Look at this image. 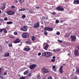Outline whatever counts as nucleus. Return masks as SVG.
<instances>
[{
    "instance_id": "nucleus-1",
    "label": "nucleus",
    "mask_w": 79,
    "mask_h": 79,
    "mask_svg": "<svg viewBox=\"0 0 79 79\" xmlns=\"http://www.w3.org/2000/svg\"><path fill=\"white\" fill-rule=\"evenodd\" d=\"M52 55V53L50 52H44L42 54V56L45 57H50Z\"/></svg>"
},
{
    "instance_id": "nucleus-2",
    "label": "nucleus",
    "mask_w": 79,
    "mask_h": 79,
    "mask_svg": "<svg viewBox=\"0 0 79 79\" xmlns=\"http://www.w3.org/2000/svg\"><path fill=\"white\" fill-rule=\"evenodd\" d=\"M29 34L27 33H24L22 34V37L24 39H26V38H27L29 37Z\"/></svg>"
},
{
    "instance_id": "nucleus-3",
    "label": "nucleus",
    "mask_w": 79,
    "mask_h": 79,
    "mask_svg": "<svg viewBox=\"0 0 79 79\" xmlns=\"http://www.w3.org/2000/svg\"><path fill=\"white\" fill-rule=\"evenodd\" d=\"M41 71L44 72V73H48L49 72V70L48 69L46 68L45 67H43L41 69Z\"/></svg>"
},
{
    "instance_id": "nucleus-4",
    "label": "nucleus",
    "mask_w": 79,
    "mask_h": 79,
    "mask_svg": "<svg viewBox=\"0 0 79 79\" xmlns=\"http://www.w3.org/2000/svg\"><path fill=\"white\" fill-rule=\"evenodd\" d=\"M36 66H37V65L34 64H33L29 66V68L30 69H31V70H33L35 68Z\"/></svg>"
},
{
    "instance_id": "nucleus-5",
    "label": "nucleus",
    "mask_w": 79,
    "mask_h": 79,
    "mask_svg": "<svg viewBox=\"0 0 79 79\" xmlns=\"http://www.w3.org/2000/svg\"><path fill=\"white\" fill-rule=\"evenodd\" d=\"M44 30L48 31H52L53 30V28L49 27H45L44 28Z\"/></svg>"
},
{
    "instance_id": "nucleus-6",
    "label": "nucleus",
    "mask_w": 79,
    "mask_h": 79,
    "mask_svg": "<svg viewBox=\"0 0 79 79\" xmlns=\"http://www.w3.org/2000/svg\"><path fill=\"white\" fill-rule=\"evenodd\" d=\"M39 27V22H37L36 23L34 24V26H33V27L34 29H37V28H38Z\"/></svg>"
},
{
    "instance_id": "nucleus-7",
    "label": "nucleus",
    "mask_w": 79,
    "mask_h": 79,
    "mask_svg": "<svg viewBox=\"0 0 79 79\" xmlns=\"http://www.w3.org/2000/svg\"><path fill=\"white\" fill-rule=\"evenodd\" d=\"M56 10L58 11H64V8L58 6L56 7Z\"/></svg>"
},
{
    "instance_id": "nucleus-8",
    "label": "nucleus",
    "mask_w": 79,
    "mask_h": 79,
    "mask_svg": "<svg viewBox=\"0 0 79 79\" xmlns=\"http://www.w3.org/2000/svg\"><path fill=\"white\" fill-rule=\"evenodd\" d=\"M6 13L8 15H13L15 14V12L11 11H7L6 12Z\"/></svg>"
},
{
    "instance_id": "nucleus-9",
    "label": "nucleus",
    "mask_w": 79,
    "mask_h": 79,
    "mask_svg": "<svg viewBox=\"0 0 79 79\" xmlns=\"http://www.w3.org/2000/svg\"><path fill=\"white\" fill-rule=\"evenodd\" d=\"M21 30L23 31H27V26H24L23 28H21Z\"/></svg>"
},
{
    "instance_id": "nucleus-10",
    "label": "nucleus",
    "mask_w": 79,
    "mask_h": 79,
    "mask_svg": "<svg viewBox=\"0 0 79 79\" xmlns=\"http://www.w3.org/2000/svg\"><path fill=\"white\" fill-rule=\"evenodd\" d=\"M21 40H19V39H16L14 41V44H18V43H19Z\"/></svg>"
},
{
    "instance_id": "nucleus-11",
    "label": "nucleus",
    "mask_w": 79,
    "mask_h": 79,
    "mask_svg": "<svg viewBox=\"0 0 79 79\" xmlns=\"http://www.w3.org/2000/svg\"><path fill=\"white\" fill-rule=\"evenodd\" d=\"M59 71L61 74L63 73V66H61L60 68V69Z\"/></svg>"
},
{
    "instance_id": "nucleus-12",
    "label": "nucleus",
    "mask_w": 79,
    "mask_h": 79,
    "mask_svg": "<svg viewBox=\"0 0 79 79\" xmlns=\"http://www.w3.org/2000/svg\"><path fill=\"white\" fill-rule=\"evenodd\" d=\"M73 4L75 5H77L79 4V0H74L73 1Z\"/></svg>"
},
{
    "instance_id": "nucleus-13",
    "label": "nucleus",
    "mask_w": 79,
    "mask_h": 79,
    "mask_svg": "<svg viewBox=\"0 0 79 79\" xmlns=\"http://www.w3.org/2000/svg\"><path fill=\"white\" fill-rule=\"evenodd\" d=\"M71 37L72 39V41H75L76 40V36H71Z\"/></svg>"
},
{
    "instance_id": "nucleus-14",
    "label": "nucleus",
    "mask_w": 79,
    "mask_h": 79,
    "mask_svg": "<svg viewBox=\"0 0 79 79\" xmlns=\"http://www.w3.org/2000/svg\"><path fill=\"white\" fill-rule=\"evenodd\" d=\"M79 54V52L78 50H76L74 52V55L76 56H77Z\"/></svg>"
},
{
    "instance_id": "nucleus-15",
    "label": "nucleus",
    "mask_w": 79,
    "mask_h": 79,
    "mask_svg": "<svg viewBox=\"0 0 79 79\" xmlns=\"http://www.w3.org/2000/svg\"><path fill=\"white\" fill-rule=\"evenodd\" d=\"M52 69H53V71H54L55 72H56V67L55 66V65H53V66H52Z\"/></svg>"
},
{
    "instance_id": "nucleus-16",
    "label": "nucleus",
    "mask_w": 79,
    "mask_h": 79,
    "mask_svg": "<svg viewBox=\"0 0 79 79\" xmlns=\"http://www.w3.org/2000/svg\"><path fill=\"white\" fill-rule=\"evenodd\" d=\"M5 8V4H4L3 6H2L0 8V9L1 10H3Z\"/></svg>"
},
{
    "instance_id": "nucleus-17",
    "label": "nucleus",
    "mask_w": 79,
    "mask_h": 79,
    "mask_svg": "<svg viewBox=\"0 0 79 79\" xmlns=\"http://www.w3.org/2000/svg\"><path fill=\"white\" fill-rule=\"evenodd\" d=\"M9 56V53L7 52L5 54L4 56L5 57H8Z\"/></svg>"
},
{
    "instance_id": "nucleus-18",
    "label": "nucleus",
    "mask_w": 79,
    "mask_h": 79,
    "mask_svg": "<svg viewBox=\"0 0 79 79\" xmlns=\"http://www.w3.org/2000/svg\"><path fill=\"white\" fill-rule=\"evenodd\" d=\"M30 48H24V50H25V51H29V50H30Z\"/></svg>"
},
{
    "instance_id": "nucleus-19",
    "label": "nucleus",
    "mask_w": 79,
    "mask_h": 79,
    "mask_svg": "<svg viewBox=\"0 0 79 79\" xmlns=\"http://www.w3.org/2000/svg\"><path fill=\"white\" fill-rule=\"evenodd\" d=\"M13 23L11 21H9L7 22V24H8V25L11 24Z\"/></svg>"
},
{
    "instance_id": "nucleus-20",
    "label": "nucleus",
    "mask_w": 79,
    "mask_h": 79,
    "mask_svg": "<svg viewBox=\"0 0 79 79\" xmlns=\"http://www.w3.org/2000/svg\"><path fill=\"white\" fill-rule=\"evenodd\" d=\"M44 34L46 36H47V35L48 34V33L47 32L46 30H44Z\"/></svg>"
},
{
    "instance_id": "nucleus-21",
    "label": "nucleus",
    "mask_w": 79,
    "mask_h": 79,
    "mask_svg": "<svg viewBox=\"0 0 79 79\" xmlns=\"http://www.w3.org/2000/svg\"><path fill=\"white\" fill-rule=\"evenodd\" d=\"M48 48V44H47L44 48V50H46L47 49V48Z\"/></svg>"
},
{
    "instance_id": "nucleus-22",
    "label": "nucleus",
    "mask_w": 79,
    "mask_h": 79,
    "mask_svg": "<svg viewBox=\"0 0 79 79\" xmlns=\"http://www.w3.org/2000/svg\"><path fill=\"white\" fill-rule=\"evenodd\" d=\"M18 1L20 3V4H21V3H23L24 2V0H18Z\"/></svg>"
},
{
    "instance_id": "nucleus-23",
    "label": "nucleus",
    "mask_w": 79,
    "mask_h": 79,
    "mask_svg": "<svg viewBox=\"0 0 79 79\" xmlns=\"http://www.w3.org/2000/svg\"><path fill=\"white\" fill-rule=\"evenodd\" d=\"M26 10V9L23 8L22 9H20L19 10V11H25Z\"/></svg>"
},
{
    "instance_id": "nucleus-24",
    "label": "nucleus",
    "mask_w": 79,
    "mask_h": 79,
    "mask_svg": "<svg viewBox=\"0 0 79 79\" xmlns=\"http://www.w3.org/2000/svg\"><path fill=\"white\" fill-rule=\"evenodd\" d=\"M31 39L32 41H34L35 40V37L33 36H32L31 37Z\"/></svg>"
},
{
    "instance_id": "nucleus-25",
    "label": "nucleus",
    "mask_w": 79,
    "mask_h": 79,
    "mask_svg": "<svg viewBox=\"0 0 79 79\" xmlns=\"http://www.w3.org/2000/svg\"><path fill=\"white\" fill-rule=\"evenodd\" d=\"M4 33H5V34H6V33H7V31H6V29L5 28H4Z\"/></svg>"
},
{
    "instance_id": "nucleus-26",
    "label": "nucleus",
    "mask_w": 79,
    "mask_h": 79,
    "mask_svg": "<svg viewBox=\"0 0 79 79\" xmlns=\"http://www.w3.org/2000/svg\"><path fill=\"white\" fill-rule=\"evenodd\" d=\"M27 73H28V71H26L25 72H24V75H26Z\"/></svg>"
},
{
    "instance_id": "nucleus-27",
    "label": "nucleus",
    "mask_w": 79,
    "mask_h": 79,
    "mask_svg": "<svg viewBox=\"0 0 79 79\" xmlns=\"http://www.w3.org/2000/svg\"><path fill=\"white\" fill-rule=\"evenodd\" d=\"M0 52H2V47L1 46H0Z\"/></svg>"
},
{
    "instance_id": "nucleus-28",
    "label": "nucleus",
    "mask_w": 79,
    "mask_h": 79,
    "mask_svg": "<svg viewBox=\"0 0 79 79\" xmlns=\"http://www.w3.org/2000/svg\"><path fill=\"white\" fill-rule=\"evenodd\" d=\"M37 79H39L40 78V75H38L37 76Z\"/></svg>"
},
{
    "instance_id": "nucleus-29",
    "label": "nucleus",
    "mask_w": 79,
    "mask_h": 79,
    "mask_svg": "<svg viewBox=\"0 0 79 79\" xmlns=\"http://www.w3.org/2000/svg\"><path fill=\"white\" fill-rule=\"evenodd\" d=\"M76 73H77L78 74H79V69H76Z\"/></svg>"
},
{
    "instance_id": "nucleus-30",
    "label": "nucleus",
    "mask_w": 79,
    "mask_h": 79,
    "mask_svg": "<svg viewBox=\"0 0 79 79\" xmlns=\"http://www.w3.org/2000/svg\"><path fill=\"white\" fill-rule=\"evenodd\" d=\"M56 52H60V49H57L56 50Z\"/></svg>"
},
{
    "instance_id": "nucleus-31",
    "label": "nucleus",
    "mask_w": 79,
    "mask_h": 79,
    "mask_svg": "<svg viewBox=\"0 0 79 79\" xmlns=\"http://www.w3.org/2000/svg\"><path fill=\"white\" fill-rule=\"evenodd\" d=\"M56 35H60V32H57V33H56Z\"/></svg>"
},
{
    "instance_id": "nucleus-32",
    "label": "nucleus",
    "mask_w": 79,
    "mask_h": 79,
    "mask_svg": "<svg viewBox=\"0 0 79 79\" xmlns=\"http://www.w3.org/2000/svg\"><path fill=\"white\" fill-rule=\"evenodd\" d=\"M8 45L10 47H13V45H12V44H9Z\"/></svg>"
},
{
    "instance_id": "nucleus-33",
    "label": "nucleus",
    "mask_w": 79,
    "mask_h": 79,
    "mask_svg": "<svg viewBox=\"0 0 79 79\" xmlns=\"http://www.w3.org/2000/svg\"><path fill=\"white\" fill-rule=\"evenodd\" d=\"M16 8V6H11V8L12 9H13V8Z\"/></svg>"
},
{
    "instance_id": "nucleus-34",
    "label": "nucleus",
    "mask_w": 79,
    "mask_h": 79,
    "mask_svg": "<svg viewBox=\"0 0 79 79\" xmlns=\"http://www.w3.org/2000/svg\"><path fill=\"white\" fill-rule=\"evenodd\" d=\"M64 36L65 37H69V36L68 34H65Z\"/></svg>"
},
{
    "instance_id": "nucleus-35",
    "label": "nucleus",
    "mask_w": 79,
    "mask_h": 79,
    "mask_svg": "<svg viewBox=\"0 0 79 79\" xmlns=\"http://www.w3.org/2000/svg\"><path fill=\"white\" fill-rule=\"evenodd\" d=\"M27 44H31V42L30 41H28L27 42Z\"/></svg>"
},
{
    "instance_id": "nucleus-36",
    "label": "nucleus",
    "mask_w": 79,
    "mask_h": 79,
    "mask_svg": "<svg viewBox=\"0 0 79 79\" xmlns=\"http://www.w3.org/2000/svg\"><path fill=\"white\" fill-rule=\"evenodd\" d=\"M5 29L4 28H3L2 29H0V33L1 32H2Z\"/></svg>"
},
{
    "instance_id": "nucleus-37",
    "label": "nucleus",
    "mask_w": 79,
    "mask_h": 79,
    "mask_svg": "<svg viewBox=\"0 0 79 79\" xmlns=\"http://www.w3.org/2000/svg\"><path fill=\"white\" fill-rule=\"evenodd\" d=\"M51 61L52 62H55V60L54 59H52L51 60Z\"/></svg>"
},
{
    "instance_id": "nucleus-38",
    "label": "nucleus",
    "mask_w": 79,
    "mask_h": 79,
    "mask_svg": "<svg viewBox=\"0 0 79 79\" xmlns=\"http://www.w3.org/2000/svg\"><path fill=\"white\" fill-rule=\"evenodd\" d=\"M56 23L57 24L59 23V20H56Z\"/></svg>"
},
{
    "instance_id": "nucleus-39",
    "label": "nucleus",
    "mask_w": 79,
    "mask_h": 79,
    "mask_svg": "<svg viewBox=\"0 0 79 79\" xmlns=\"http://www.w3.org/2000/svg\"><path fill=\"white\" fill-rule=\"evenodd\" d=\"M53 15H56V12H52Z\"/></svg>"
},
{
    "instance_id": "nucleus-40",
    "label": "nucleus",
    "mask_w": 79,
    "mask_h": 79,
    "mask_svg": "<svg viewBox=\"0 0 79 79\" xmlns=\"http://www.w3.org/2000/svg\"><path fill=\"white\" fill-rule=\"evenodd\" d=\"M4 20L5 21H7V20H8V18H7V17H6L5 18H4Z\"/></svg>"
},
{
    "instance_id": "nucleus-41",
    "label": "nucleus",
    "mask_w": 79,
    "mask_h": 79,
    "mask_svg": "<svg viewBox=\"0 0 79 79\" xmlns=\"http://www.w3.org/2000/svg\"><path fill=\"white\" fill-rule=\"evenodd\" d=\"M22 17L23 18H26V16L24 15H23L22 16Z\"/></svg>"
},
{
    "instance_id": "nucleus-42",
    "label": "nucleus",
    "mask_w": 79,
    "mask_h": 79,
    "mask_svg": "<svg viewBox=\"0 0 79 79\" xmlns=\"http://www.w3.org/2000/svg\"><path fill=\"white\" fill-rule=\"evenodd\" d=\"M14 35H17V34H18V33H17V32H14Z\"/></svg>"
},
{
    "instance_id": "nucleus-43",
    "label": "nucleus",
    "mask_w": 79,
    "mask_h": 79,
    "mask_svg": "<svg viewBox=\"0 0 79 79\" xmlns=\"http://www.w3.org/2000/svg\"><path fill=\"white\" fill-rule=\"evenodd\" d=\"M57 41L59 42V43H62V41L61 40H57Z\"/></svg>"
},
{
    "instance_id": "nucleus-44",
    "label": "nucleus",
    "mask_w": 79,
    "mask_h": 79,
    "mask_svg": "<svg viewBox=\"0 0 79 79\" xmlns=\"http://www.w3.org/2000/svg\"><path fill=\"white\" fill-rule=\"evenodd\" d=\"M7 74V73H6V72H4L3 73V75H4V76L6 75Z\"/></svg>"
},
{
    "instance_id": "nucleus-45",
    "label": "nucleus",
    "mask_w": 79,
    "mask_h": 79,
    "mask_svg": "<svg viewBox=\"0 0 79 79\" xmlns=\"http://www.w3.org/2000/svg\"><path fill=\"white\" fill-rule=\"evenodd\" d=\"M48 79H52V77H49L48 78Z\"/></svg>"
},
{
    "instance_id": "nucleus-46",
    "label": "nucleus",
    "mask_w": 79,
    "mask_h": 79,
    "mask_svg": "<svg viewBox=\"0 0 79 79\" xmlns=\"http://www.w3.org/2000/svg\"><path fill=\"white\" fill-rule=\"evenodd\" d=\"M38 55L39 56H40V55H41V53L40 52L38 53Z\"/></svg>"
},
{
    "instance_id": "nucleus-47",
    "label": "nucleus",
    "mask_w": 79,
    "mask_h": 79,
    "mask_svg": "<svg viewBox=\"0 0 79 79\" xmlns=\"http://www.w3.org/2000/svg\"><path fill=\"white\" fill-rule=\"evenodd\" d=\"M36 9H39V8H40V7H39V6H36Z\"/></svg>"
},
{
    "instance_id": "nucleus-48",
    "label": "nucleus",
    "mask_w": 79,
    "mask_h": 79,
    "mask_svg": "<svg viewBox=\"0 0 79 79\" xmlns=\"http://www.w3.org/2000/svg\"><path fill=\"white\" fill-rule=\"evenodd\" d=\"M18 0H15V3H18Z\"/></svg>"
},
{
    "instance_id": "nucleus-49",
    "label": "nucleus",
    "mask_w": 79,
    "mask_h": 79,
    "mask_svg": "<svg viewBox=\"0 0 79 79\" xmlns=\"http://www.w3.org/2000/svg\"><path fill=\"white\" fill-rule=\"evenodd\" d=\"M31 76V73H29V74L28 75V76L30 77V76Z\"/></svg>"
},
{
    "instance_id": "nucleus-50",
    "label": "nucleus",
    "mask_w": 79,
    "mask_h": 79,
    "mask_svg": "<svg viewBox=\"0 0 79 79\" xmlns=\"http://www.w3.org/2000/svg\"><path fill=\"white\" fill-rule=\"evenodd\" d=\"M0 21H1L2 23H3V20L0 19Z\"/></svg>"
},
{
    "instance_id": "nucleus-51",
    "label": "nucleus",
    "mask_w": 79,
    "mask_h": 79,
    "mask_svg": "<svg viewBox=\"0 0 79 79\" xmlns=\"http://www.w3.org/2000/svg\"><path fill=\"white\" fill-rule=\"evenodd\" d=\"M33 13V12L32 11H29V13Z\"/></svg>"
},
{
    "instance_id": "nucleus-52",
    "label": "nucleus",
    "mask_w": 79,
    "mask_h": 79,
    "mask_svg": "<svg viewBox=\"0 0 79 79\" xmlns=\"http://www.w3.org/2000/svg\"><path fill=\"white\" fill-rule=\"evenodd\" d=\"M45 17H44V16H43V17H42V19H45Z\"/></svg>"
},
{
    "instance_id": "nucleus-53",
    "label": "nucleus",
    "mask_w": 79,
    "mask_h": 79,
    "mask_svg": "<svg viewBox=\"0 0 79 79\" xmlns=\"http://www.w3.org/2000/svg\"><path fill=\"white\" fill-rule=\"evenodd\" d=\"M53 52H56V50H55V49H54Z\"/></svg>"
},
{
    "instance_id": "nucleus-54",
    "label": "nucleus",
    "mask_w": 79,
    "mask_h": 79,
    "mask_svg": "<svg viewBox=\"0 0 79 79\" xmlns=\"http://www.w3.org/2000/svg\"><path fill=\"white\" fill-rule=\"evenodd\" d=\"M2 70V68H0V74H1V70Z\"/></svg>"
},
{
    "instance_id": "nucleus-55",
    "label": "nucleus",
    "mask_w": 79,
    "mask_h": 79,
    "mask_svg": "<svg viewBox=\"0 0 79 79\" xmlns=\"http://www.w3.org/2000/svg\"><path fill=\"white\" fill-rule=\"evenodd\" d=\"M45 19H46V20H47V19H48V17H47L45 18Z\"/></svg>"
},
{
    "instance_id": "nucleus-56",
    "label": "nucleus",
    "mask_w": 79,
    "mask_h": 79,
    "mask_svg": "<svg viewBox=\"0 0 79 79\" xmlns=\"http://www.w3.org/2000/svg\"><path fill=\"white\" fill-rule=\"evenodd\" d=\"M56 57L55 56H53L52 57V58H53V59H55V58Z\"/></svg>"
},
{
    "instance_id": "nucleus-57",
    "label": "nucleus",
    "mask_w": 79,
    "mask_h": 79,
    "mask_svg": "<svg viewBox=\"0 0 79 79\" xmlns=\"http://www.w3.org/2000/svg\"><path fill=\"white\" fill-rule=\"evenodd\" d=\"M6 44H9V43L8 41H6Z\"/></svg>"
},
{
    "instance_id": "nucleus-58",
    "label": "nucleus",
    "mask_w": 79,
    "mask_h": 79,
    "mask_svg": "<svg viewBox=\"0 0 79 79\" xmlns=\"http://www.w3.org/2000/svg\"><path fill=\"white\" fill-rule=\"evenodd\" d=\"M71 55V54L69 53H68V56H70Z\"/></svg>"
},
{
    "instance_id": "nucleus-59",
    "label": "nucleus",
    "mask_w": 79,
    "mask_h": 79,
    "mask_svg": "<svg viewBox=\"0 0 79 79\" xmlns=\"http://www.w3.org/2000/svg\"><path fill=\"white\" fill-rule=\"evenodd\" d=\"M1 78H2V79H5V78H4V77H1Z\"/></svg>"
},
{
    "instance_id": "nucleus-60",
    "label": "nucleus",
    "mask_w": 79,
    "mask_h": 79,
    "mask_svg": "<svg viewBox=\"0 0 79 79\" xmlns=\"http://www.w3.org/2000/svg\"><path fill=\"white\" fill-rule=\"evenodd\" d=\"M19 46H21V45H22L21 44H19Z\"/></svg>"
},
{
    "instance_id": "nucleus-61",
    "label": "nucleus",
    "mask_w": 79,
    "mask_h": 79,
    "mask_svg": "<svg viewBox=\"0 0 79 79\" xmlns=\"http://www.w3.org/2000/svg\"><path fill=\"white\" fill-rule=\"evenodd\" d=\"M2 13V11H1V10H0V13Z\"/></svg>"
},
{
    "instance_id": "nucleus-62",
    "label": "nucleus",
    "mask_w": 79,
    "mask_h": 79,
    "mask_svg": "<svg viewBox=\"0 0 79 79\" xmlns=\"http://www.w3.org/2000/svg\"><path fill=\"white\" fill-rule=\"evenodd\" d=\"M75 79H77V78H76V77H75Z\"/></svg>"
},
{
    "instance_id": "nucleus-63",
    "label": "nucleus",
    "mask_w": 79,
    "mask_h": 79,
    "mask_svg": "<svg viewBox=\"0 0 79 79\" xmlns=\"http://www.w3.org/2000/svg\"><path fill=\"white\" fill-rule=\"evenodd\" d=\"M2 77V76H1L0 75V78H1Z\"/></svg>"
},
{
    "instance_id": "nucleus-64",
    "label": "nucleus",
    "mask_w": 79,
    "mask_h": 79,
    "mask_svg": "<svg viewBox=\"0 0 79 79\" xmlns=\"http://www.w3.org/2000/svg\"><path fill=\"white\" fill-rule=\"evenodd\" d=\"M77 48L78 49V50H79V47H78Z\"/></svg>"
}]
</instances>
